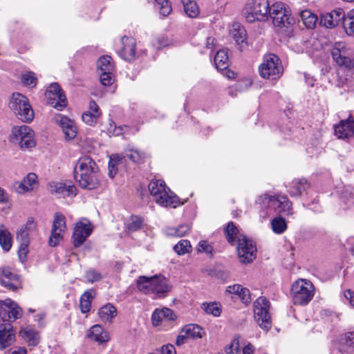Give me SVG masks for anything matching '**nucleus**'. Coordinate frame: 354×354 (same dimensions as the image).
I'll list each match as a JSON object with an SVG mask.
<instances>
[{
  "instance_id": "8fccbe9b",
  "label": "nucleus",
  "mask_w": 354,
  "mask_h": 354,
  "mask_svg": "<svg viewBox=\"0 0 354 354\" xmlns=\"http://www.w3.org/2000/svg\"><path fill=\"white\" fill-rule=\"evenodd\" d=\"M142 222L143 221L140 217L132 216L127 224V229L129 231H137L141 227Z\"/></svg>"
},
{
  "instance_id": "473e14b6",
  "label": "nucleus",
  "mask_w": 354,
  "mask_h": 354,
  "mask_svg": "<svg viewBox=\"0 0 354 354\" xmlns=\"http://www.w3.org/2000/svg\"><path fill=\"white\" fill-rule=\"evenodd\" d=\"M309 185L305 179H297L292 182L289 193L292 196H299L307 189Z\"/></svg>"
},
{
  "instance_id": "680f3d73",
  "label": "nucleus",
  "mask_w": 354,
  "mask_h": 354,
  "mask_svg": "<svg viewBox=\"0 0 354 354\" xmlns=\"http://www.w3.org/2000/svg\"><path fill=\"white\" fill-rule=\"evenodd\" d=\"M184 333V328H183L176 340V344L177 346H181L187 343V340L189 339L187 335L185 334Z\"/></svg>"
},
{
  "instance_id": "603ef678",
  "label": "nucleus",
  "mask_w": 354,
  "mask_h": 354,
  "mask_svg": "<svg viewBox=\"0 0 354 354\" xmlns=\"http://www.w3.org/2000/svg\"><path fill=\"white\" fill-rule=\"evenodd\" d=\"M21 81L25 85L34 87L37 84V79L33 72H27L22 75Z\"/></svg>"
},
{
  "instance_id": "39448f33",
  "label": "nucleus",
  "mask_w": 354,
  "mask_h": 354,
  "mask_svg": "<svg viewBox=\"0 0 354 354\" xmlns=\"http://www.w3.org/2000/svg\"><path fill=\"white\" fill-rule=\"evenodd\" d=\"M10 109L16 117L24 122H31L35 116L28 99L19 93L12 94L9 103Z\"/></svg>"
},
{
  "instance_id": "774afa93",
  "label": "nucleus",
  "mask_w": 354,
  "mask_h": 354,
  "mask_svg": "<svg viewBox=\"0 0 354 354\" xmlns=\"http://www.w3.org/2000/svg\"><path fill=\"white\" fill-rule=\"evenodd\" d=\"M217 278H219L223 281H225L230 277V273L225 270H218L216 274Z\"/></svg>"
},
{
  "instance_id": "5701e85b",
  "label": "nucleus",
  "mask_w": 354,
  "mask_h": 354,
  "mask_svg": "<svg viewBox=\"0 0 354 354\" xmlns=\"http://www.w3.org/2000/svg\"><path fill=\"white\" fill-rule=\"evenodd\" d=\"M38 186L37 176L34 173H29L23 180L15 182L14 187L19 194L30 192Z\"/></svg>"
},
{
  "instance_id": "4be33fe9",
  "label": "nucleus",
  "mask_w": 354,
  "mask_h": 354,
  "mask_svg": "<svg viewBox=\"0 0 354 354\" xmlns=\"http://www.w3.org/2000/svg\"><path fill=\"white\" fill-rule=\"evenodd\" d=\"M15 339V333L10 323L0 324V349L3 350L10 346Z\"/></svg>"
},
{
  "instance_id": "4c0bfd02",
  "label": "nucleus",
  "mask_w": 354,
  "mask_h": 354,
  "mask_svg": "<svg viewBox=\"0 0 354 354\" xmlns=\"http://www.w3.org/2000/svg\"><path fill=\"white\" fill-rule=\"evenodd\" d=\"M185 12L191 18L196 17L199 14L197 3L194 0H182Z\"/></svg>"
},
{
  "instance_id": "20e7f679",
  "label": "nucleus",
  "mask_w": 354,
  "mask_h": 354,
  "mask_svg": "<svg viewBox=\"0 0 354 354\" xmlns=\"http://www.w3.org/2000/svg\"><path fill=\"white\" fill-rule=\"evenodd\" d=\"M149 190L153 200L163 207H176L179 199L162 180H152L149 184Z\"/></svg>"
},
{
  "instance_id": "9d476101",
  "label": "nucleus",
  "mask_w": 354,
  "mask_h": 354,
  "mask_svg": "<svg viewBox=\"0 0 354 354\" xmlns=\"http://www.w3.org/2000/svg\"><path fill=\"white\" fill-rule=\"evenodd\" d=\"M270 301L264 297H259L254 302V317L258 325L266 332L272 325L269 313Z\"/></svg>"
},
{
  "instance_id": "c03bdc74",
  "label": "nucleus",
  "mask_w": 354,
  "mask_h": 354,
  "mask_svg": "<svg viewBox=\"0 0 354 354\" xmlns=\"http://www.w3.org/2000/svg\"><path fill=\"white\" fill-rule=\"evenodd\" d=\"M10 318L7 323L10 322H14L16 319H18L22 317L23 312L22 309L17 305V303L12 300V304H10Z\"/></svg>"
},
{
  "instance_id": "cd10ccee",
  "label": "nucleus",
  "mask_w": 354,
  "mask_h": 354,
  "mask_svg": "<svg viewBox=\"0 0 354 354\" xmlns=\"http://www.w3.org/2000/svg\"><path fill=\"white\" fill-rule=\"evenodd\" d=\"M91 339L97 342L98 344L106 343L109 340V335L107 331L99 324L93 326L87 335Z\"/></svg>"
},
{
  "instance_id": "ddd939ff",
  "label": "nucleus",
  "mask_w": 354,
  "mask_h": 354,
  "mask_svg": "<svg viewBox=\"0 0 354 354\" xmlns=\"http://www.w3.org/2000/svg\"><path fill=\"white\" fill-rule=\"evenodd\" d=\"M331 54L333 60L340 66L347 68L354 67V50L348 48L343 42H336Z\"/></svg>"
},
{
  "instance_id": "052dcab7",
  "label": "nucleus",
  "mask_w": 354,
  "mask_h": 354,
  "mask_svg": "<svg viewBox=\"0 0 354 354\" xmlns=\"http://www.w3.org/2000/svg\"><path fill=\"white\" fill-rule=\"evenodd\" d=\"M109 176L113 178L118 172L117 162L112 158L110 159L108 165Z\"/></svg>"
},
{
  "instance_id": "5fc2aeb1",
  "label": "nucleus",
  "mask_w": 354,
  "mask_h": 354,
  "mask_svg": "<svg viewBox=\"0 0 354 354\" xmlns=\"http://www.w3.org/2000/svg\"><path fill=\"white\" fill-rule=\"evenodd\" d=\"M342 24L347 35H354V19L344 17L342 19Z\"/></svg>"
},
{
  "instance_id": "bf43d9fd",
  "label": "nucleus",
  "mask_w": 354,
  "mask_h": 354,
  "mask_svg": "<svg viewBox=\"0 0 354 354\" xmlns=\"http://www.w3.org/2000/svg\"><path fill=\"white\" fill-rule=\"evenodd\" d=\"M199 252H205L208 254H212L213 248L206 241H201L198 245Z\"/></svg>"
},
{
  "instance_id": "f03ea898",
  "label": "nucleus",
  "mask_w": 354,
  "mask_h": 354,
  "mask_svg": "<svg viewBox=\"0 0 354 354\" xmlns=\"http://www.w3.org/2000/svg\"><path fill=\"white\" fill-rule=\"evenodd\" d=\"M227 241L233 245L236 241L238 242L237 252L241 262L244 263H250L256 257V246L252 240L242 234H239V230L233 222H229L224 230Z\"/></svg>"
},
{
  "instance_id": "0eeeda50",
  "label": "nucleus",
  "mask_w": 354,
  "mask_h": 354,
  "mask_svg": "<svg viewBox=\"0 0 354 354\" xmlns=\"http://www.w3.org/2000/svg\"><path fill=\"white\" fill-rule=\"evenodd\" d=\"M315 288L307 279H299L291 287L290 295L295 305H307L313 298Z\"/></svg>"
},
{
  "instance_id": "f704fd0d",
  "label": "nucleus",
  "mask_w": 354,
  "mask_h": 354,
  "mask_svg": "<svg viewBox=\"0 0 354 354\" xmlns=\"http://www.w3.org/2000/svg\"><path fill=\"white\" fill-rule=\"evenodd\" d=\"M95 292L93 290H89L84 292L80 300V307L82 313H88L91 306V299L95 297Z\"/></svg>"
},
{
  "instance_id": "c85d7f7f",
  "label": "nucleus",
  "mask_w": 354,
  "mask_h": 354,
  "mask_svg": "<svg viewBox=\"0 0 354 354\" xmlns=\"http://www.w3.org/2000/svg\"><path fill=\"white\" fill-rule=\"evenodd\" d=\"M226 291L230 294L236 295L242 302L246 305L251 302L250 292L248 288L243 287L240 284L229 286Z\"/></svg>"
},
{
  "instance_id": "c756f323",
  "label": "nucleus",
  "mask_w": 354,
  "mask_h": 354,
  "mask_svg": "<svg viewBox=\"0 0 354 354\" xmlns=\"http://www.w3.org/2000/svg\"><path fill=\"white\" fill-rule=\"evenodd\" d=\"M232 35L240 50L246 45V30L239 24H234L232 30Z\"/></svg>"
},
{
  "instance_id": "f3484780",
  "label": "nucleus",
  "mask_w": 354,
  "mask_h": 354,
  "mask_svg": "<svg viewBox=\"0 0 354 354\" xmlns=\"http://www.w3.org/2000/svg\"><path fill=\"white\" fill-rule=\"evenodd\" d=\"M0 283L8 290H15L19 285V277L10 267H0Z\"/></svg>"
},
{
  "instance_id": "f257e3e1",
  "label": "nucleus",
  "mask_w": 354,
  "mask_h": 354,
  "mask_svg": "<svg viewBox=\"0 0 354 354\" xmlns=\"http://www.w3.org/2000/svg\"><path fill=\"white\" fill-rule=\"evenodd\" d=\"M74 177L83 189H93L100 185L98 167L87 156L79 158L74 169Z\"/></svg>"
},
{
  "instance_id": "f8f14e48",
  "label": "nucleus",
  "mask_w": 354,
  "mask_h": 354,
  "mask_svg": "<svg viewBox=\"0 0 354 354\" xmlns=\"http://www.w3.org/2000/svg\"><path fill=\"white\" fill-rule=\"evenodd\" d=\"M37 225L32 218L28 220L25 225L22 226L17 233V240L20 246L18 250V256L21 262L26 260L30 243V234L36 230Z\"/></svg>"
},
{
  "instance_id": "2eb2a0df",
  "label": "nucleus",
  "mask_w": 354,
  "mask_h": 354,
  "mask_svg": "<svg viewBox=\"0 0 354 354\" xmlns=\"http://www.w3.org/2000/svg\"><path fill=\"white\" fill-rule=\"evenodd\" d=\"M93 231L91 223L87 219L83 218L75 224L73 233V241L75 247L82 245Z\"/></svg>"
},
{
  "instance_id": "3c124183",
  "label": "nucleus",
  "mask_w": 354,
  "mask_h": 354,
  "mask_svg": "<svg viewBox=\"0 0 354 354\" xmlns=\"http://www.w3.org/2000/svg\"><path fill=\"white\" fill-rule=\"evenodd\" d=\"M203 309L208 313L213 315L215 317L220 315L221 310L219 305L217 303L203 304Z\"/></svg>"
},
{
  "instance_id": "393cba45",
  "label": "nucleus",
  "mask_w": 354,
  "mask_h": 354,
  "mask_svg": "<svg viewBox=\"0 0 354 354\" xmlns=\"http://www.w3.org/2000/svg\"><path fill=\"white\" fill-rule=\"evenodd\" d=\"M48 187L52 194H57L64 197L77 194V188L75 185H66L61 182H51L48 184Z\"/></svg>"
},
{
  "instance_id": "dca6fc26",
  "label": "nucleus",
  "mask_w": 354,
  "mask_h": 354,
  "mask_svg": "<svg viewBox=\"0 0 354 354\" xmlns=\"http://www.w3.org/2000/svg\"><path fill=\"white\" fill-rule=\"evenodd\" d=\"M46 95L49 98L51 105L56 109L61 111L66 106V95L57 83H53L50 85Z\"/></svg>"
},
{
  "instance_id": "4d7b16f0",
  "label": "nucleus",
  "mask_w": 354,
  "mask_h": 354,
  "mask_svg": "<svg viewBox=\"0 0 354 354\" xmlns=\"http://www.w3.org/2000/svg\"><path fill=\"white\" fill-rule=\"evenodd\" d=\"M85 277L87 281L94 283L102 279V274L94 269L89 270L86 272Z\"/></svg>"
},
{
  "instance_id": "6e6d98bb",
  "label": "nucleus",
  "mask_w": 354,
  "mask_h": 354,
  "mask_svg": "<svg viewBox=\"0 0 354 354\" xmlns=\"http://www.w3.org/2000/svg\"><path fill=\"white\" fill-rule=\"evenodd\" d=\"M99 118L100 117L93 114L91 111H86L82 115V121L90 126L96 124Z\"/></svg>"
},
{
  "instance_id": "9b49d317",
  "label": "nucleus",
  "mask_w": 354,
  "mask_h": 354,
  "mask_svg": "<svg viewBox=\"0 0 354 354\" xmlns=\"http://www.w3.org/2000/svg\"><path fill=\"white\" fill-rule=\"evenodd\" d=\"M11 141L17 144L21 148H31L36 145L34 131L27 125L13 127Z\"/></svg>"
},
{
  "instance_id": "58836bf2",
  "label": "nucleus",
  "mask_w": 354,
  "mask_h": 354,
  "mask_svg": "<svg viewBox=\"0 0 354 354\" xmlns=\"http://www.w3.org/2000/svg\"><path fill=\"white\" fill-rule=\"evenodd\" d=\"M300 16L307 28H313L315 26L317 17L311 11L308 10H303Z\"/></svg>"
},
{
  "instance_id": "6ab92c4d",
  "label": "nucleus",
  "mask_w": 354,
  "mask_h": 354,
  "mask_svg": "<svg viewBox=\"0 0 354 354\" xmlns=\"http://www.w3.org/2000/svg\"><path fill=\"white\" fill-rule=\"evenodd\" d=\"M345 17L344 10L341 8L332 10L330 12L324 14L321 17V25L332 28L342 24V19Z\"/></svg>"
},
{
  "instance_id": "1a4fd4ad",
  "label": "nucleus",
  "mask_w": 354,
  "mask_h": 354,
  "mask_svg": "<svg viewBox=\"0 0 354 354\" xmlns=\"http://www.w3.org/2000/svg\"><path fill=\"white\" fill-rule=\"evenodd\" d=\"M269 17L272 19L274 26L279 28H288L295 22L289 8L282 2H276L270 6Z\"/></svg>"
},
{
  "instance_id": "412c9836",
  "label": "nucleus",
  "mask_w": 354,
  "mask_h": 354,
  "mask_svg": "<svg viewBox=\"0 0 354 354\" xmlns=\"http://www.w3.org/2000/svg\"><path fill=\"white\" fill-rule=\"evenodd\" d=\"M55 120L61 127L66 140H71L76 137L77 127L73 120L62 115H57Z\"/></svg>"
},
{
  "instance_id": "37998d69",
  "label": "nucleus",
  "mask_w": 354,
  "mask_h": 354,
  "mask_svg": "<svg viewBox=\"0 0 354 354\" xmlns=\"http://www.w3.org/2000/svg\"><path fill=\"white\" fill-rule=\"evenodd\" d=\"M12 300L10 299L0 300V317L3 322H8L10 317L9 315Z\"/></svg>"
},
{
  "instance_id": "c9c22d12",
  "label": "nucleus",
  "mask_w": 354,
  "mask_h": 354,
  "mask_svg": "<svg viewBox=\"0 0 354 354\" xmlns=\"http://www.w3.org/2000/svg\"><path fill=\"white\" fill-rule=\"evenodd\" d=\"M153 276L147 277L146 276H140L136 281L138 289L145 294H151L152 290V280Z\"/></svg>"
},
{
  "instance_id": "a878e982",
  "label": "nucleus",
  "mask_w": 354,
  "mask_h": 354,
  "mask_svg": "<svg viewBox=\"0 0 354 354\" xmlns=\"http://www.w3.org/2000/svg\"><path fill=\"white\" fill-rule=\"evenodd\" d=\"M19 335L29 346H36L40 342L39 333L30 326L21 328Z\"/></svg>"
},
{
  "instance_id": "e433bc0d",
  "label": "nucleus",
  "mask_w": 354,
  "mask_h": 354,
  "mask_svg": "<svg viewBox=\"0 0 354 354\" xmlns=\"http://www.w3.org/2000/svg\"><path fill=\"white\" fill-rule=\"evenodd\" d=\"M183 328L184 333L187 335L189 339L202 338L205 333L203 328L197 324H190Z\"/></svg>"
},
{
  "instance_id": "a211bd4d",
  "label": "nucleus",
  "mask_w": 354,
  "mask_h": 354,
  "mask_svg": "<svg viewBox=\"0 0 354 354\" xmlns=\"http://www.w3.org/2000/svg\"><path fill=\"white\" fill-rule=\"evenodd\" d=\"M122 47L119 50L120 56L126 61L131 62L136 57V41L133 37L124 36L121 39Z\"/></svg>"
},
{
  "instance_id": "7ed1b4c3",
  "label": "nucleus",
  "mask_w": 354,
  "mask_h": 354,
  "mask_svg": "<svg viewBox=\"0 0 354 354\" xmlns=\"http://www.w3.org/2000/svg\"><path fill=\"white\" fill-rule=\"evenodd\" d=\"M256 203L262 209L260 216L263 218H266L272 211L276 213L292 214V203L284 196H274L264 194L258 198Z\"/></svg>"
},
{
  "instance_id": "aec40b11",
  "label": "nucleus",
  "mask_w": 354,
  "mask_h": 354,
  "mask_svg": "<svg viewBox=\"0 0 354 354\" xmlns=\"http://www.w3.org/2000/svg\"><path fill=\"white\" fill-rule=\"evenodd\" d=\"M171 290V286L168 283L167 279L162 276H153L152 280V290L151 293L156 297L162 298Z\"/></svg>"
},
{
  "instance_id": "79ce46f5",
  "label": "nucleus",
  "mask_w": 354,
  "mask_h": 354,
  "mask_svg": "<svg viewBox=\"0 0 354 354\" xmlns=\"http://www.w3.org/2000/svg\"><path fill=\"white\" fill-rule=\"evenodd\" d=\"M125 156L136 163H140L144 161L145 158V153L137 149H128L125 152Z\"/></svg>"
},
{
  "instance_id": "a18cd8bd",
  "label": "nucleus",
  "mask_w": 354,
  "mask_h": 354,
  "mask_svg": "<svg viewBox=\"0 0 354 354\" xmlns=\"http://www.w3.org/2000/svg\"><path fill=\"white\" fill-rule=\"evenodd\" d=\"M190 242L187 240H181L174 247V251L179 255L185 254L188 253L191 250Z\"/></svg>"
},
{
  "instance_id": "49530a36",
  "label": "nucleus",
  "mask_w": 354,
  "mask_h": 354,
  "mask_svg": "<svg viewBox=\"0 0 354 354\" xmlns=\"http://www.w3.org/2000/svg\"><path fill=\"white\" fill-rule=\"evenodd\" d=\"M240 337H234L230 344L225 348L226 354H240Z\"/></svg>"
},
{
  "instance_id": "09e8293b",
  "label": "nucleus",
  "mask_w": 354,
  "mask_h": 354,
  "mask_svg": "<svg viewBox=\"0 0 354 354\" xmlns=\"http://www.w3.org/2000/svg\"><path fill=\"white\" fill-rule=\"evenodd\" d=\"M342 351L343 354H354V332L349 333Z\"/></svg>"
},
{
  "instance_id": "2f4dec72",
  "label": "nucleus",
  "mask_w": 354,
  "mask_h": 354,
  "mask_svg": "<svg viewBox=\"0 0 354 354\" xmlns=\"http://www.w3.org/2000/svg\"><path fill=\"white\" fill-rule=\"evenodd\" d=\"M12 245V236L4 225H0V245L5 252H8Z\"/></svg>"
},
{
  "instance_id": "ea45409f",
  "label": "nucleus",
  "mask_w": 354,
  "mask_h": 354,
  "mask_svg": "<svg viewBox=\"0 0 354 354\" xmlns=\"http://www.w3.org/2000/svg\"><path fill=\"white\" fill-rule=\"evenodd\" d=\"M97 67L101 73L113 71L114 66L112 63V58L109 55L101 57L97 62Z\"/></svg>"
},
{
  "instance_id": "b1692460",
  "label": "nucleus",
  "mask_w": 354,
  "mask_h": 354,
  "mask_svg": "<svg viewBox=\"0 0 354 354\" xmlns=\"http://www.w3.org/2000/svg\"><path fill=\"white\" fill-rule=\"evenodd\" d=\"M335 133L338 138L346 139L354 136V119L342 120L335 126Z\"/></svg>"
},
{
  "instance_id": "6e6552de",
  "label": "nucleus",
  "mask_w": 354,
  "mask_h": 354,
  "mask_svg": "<svg viewBox=\"0 0 354 354\" xmlns=\"http://www.w3.org/2000/svg\"><path fill=\"white\" fill-rule=\"evenodd\" d=\"M283 71L280 59L274 54L265 55L263 62L259 66V75L263 79L277 80L282 75Z\"/></svg>"
},
{
  "instance_id": "bb28decb",
  "label": "nucleus",
  "mask_w": 354,
  "mask_h": 354,
  "mask_svg": "<svg viewBox=\"0 0 354 354\" xmlns=\"http://www.w3.org/2000/svg\"><path fill=\"white\" fill-rule=\"evenodd\" d=\"M176 318L174 311L167 308L156 309L151 315V321L154 326H158L164 321H174Z\"/></svg>"
},
{
  "instance_id": "e2e57ef3",
  "label": "nucleus",
  "mask_w": 354,
  "mask_h": 354,
  "mask_svg": "<svg viewBox=\"0 0 354 354\" xmlns=\"http://www.w3.org/2000/svg\"><path fill=\"white\" fill-rule=\"evenodd\" d=\"M88 111H91L93 114L98 117H100L101 115V111L100 109V107L93 100L90 101Z\"/></svg>"
},
{
  "instance_id": "de8ad7c7",
  "label": "nucleus",
  "mask_w": 354,
  "mask_h": 354,
  "mask_svg": "<svg viewBox=\"0 0 354 354\" xmlns=\"http://www.w3.org/2000/svg\"><path fill=\"white\" fill-rule=\"evenodd\" d=\"M189 226L188 225H180L178 227L170 228L168 230V234L174 236H183L189 231Z\"/></svg>"
},
{
  "instance_id": "a19ab883",
  "label": "nucleus",
  "mask_w": 354,
  "mask_h": 354,
  "mask_svg": "<svg viewBox=\"0 0 354 354\" xmlns=\"http://www.w3.org/2000/svg\"><path fill=\"white\" fill-rule=\"evenodd\" d=\"M271 226L273 232L280 234L287 229V224L284 218L281 216L276 217L271 221Z\"/></svg>"
},
{
  "instance_id": "338daca9",
  "label": "nucleus",
  "mask_w": 354,
  "mask_h": 354,
  "mask_svg": "<svg viewBox=\"0 0 354 354\" xmlns=\"http://www.w3.org/2000/svg\"><path fill=\"white\" fill-rule=\"evenodd\" d=\"M162 354H176L175 347L172 344H167L162 347Z\"/></svg>"
},
{
  "instance_id": "0e129e2a",
  "label": "nucleus",
  "mask_w": 354,
  "mask_h": 354,
  "mask_svg": "<svg viewBox=\"0 0 354 354\" xmlns=\"http://www.w3.org/2000/svg\"><path fill=\"white\" fill-rule=\"evenodd\" d=\"M158 9H159L160 15L163 17L168 16L172 10L170 2H166L165 7H158Z\"/></svg>"
},
{
  "instance_id": "7c9ffc66",
  "label": "nucleus",
  "mask_w": 354,
  "mask_h": 354,
  "mask_svg": "<svg viewBox=\"0 0 354 354\" xmlns=\"http://www.w3.org/2000/svg\"><path fill=\"white\" fill-rule=\"evenodd\" d=\"M98 315L102 322H111L116 317L117 310L111 304H106L99 309Z\"/></svg>"
},
{
  "instance_id": "69168bd1",
  "label": "nucleus",
  "mask_w": 354,
  "mask_h": 354,
  "mask_svg": "<svg viewBox=\"0 0 354 354\" xmlns=\"http://www.w3.org/2000/svg\"><path fill=\"white\" fill-rule=\"evenodd\" d=\"M153 46L159 49L167 45V41L164 37L157 38L153 43Z\"/></svg>"
},
{
  "instance_id": "4468645a",
  "label": "nucleus",
  "mask_w": 354,
  "mask_h": 354,
  "mask_svg": "<svg viewBox=\"0 0 354 354\" xmlns=\"http://www.w3.org/2000/svg\"><path fill=\"white\" fill-rule=\"evenodd\" d=\"M66 229L65 216L56 212L54 214L50 236L48 239V244L51 247H55L62 240L64 234Z\"/></svg>"
},
{
  "instance_id": "423d86ee",
  "label": "nucleus",
  "mask_w": 354,
  "mask_h": 354,
  "mask_svg": "<svg viewBox=\"0 0 354 354\" xmlns=\"http://www.w3.org/2000/svg\"><path fill=\"white\" fill-rule=\"evenodd\" d=\"M270 8L268 0H248L243 15L247 21H265L268 19Z\"/></svg>"
},
{
  "instance_id": "13d9d810",
  "label": "nucleus",
  "mask_w": 354,
  "mask_h": 354,
  "mask_svg": "<svg viewBox=\"0 0 354 354\" xmlns=\"http://www.w3.org/2000/svg\"><path fill=\"white\" fill-rule=\"evenodd\" d=\"M252 84V82L249 79H244L240 81H238L235 85L234 88L240 92L246 91L249 86Z\"/></svg>"
},
{
  "instance_id": "864d4df0",
  "label": "nucleus",
  "mask_w": 354,
  "mask_h": 354,
  "mask_svg": "<svg viewBox=\"0 0 354 354\" xmlns=\"http://www.w3.org/2000/svg\"><path fill=\"white\" fill-rule=\"evenodd\" d=\"M100 80L103 86H111L114 81L113 76L112 75V71L100 73Z\"/></svg>"
},
{
  "instance_id": "72a5a7b5",
  "label": "nucleus",
  "mask_w": 354,
  "mask_h": 354,
  "mask_svg": "<svg viewBox=\"0 0 354 354\" xmlns=\"http://www.w3.org/2000/svg\"><path fill=\"white\" fill-rule=\"evenodd\" d=\"M214 63L217 69H227L229 66L227 50L223 49L218 50L214 57Z\"/></svg>"
}]
</instances>
